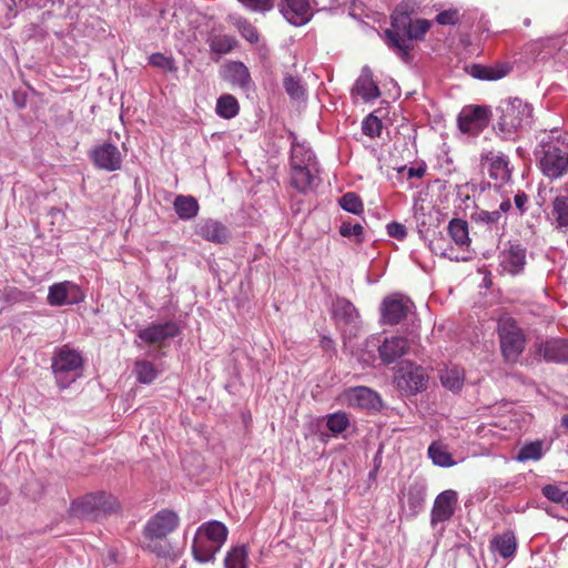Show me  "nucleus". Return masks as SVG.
Segmentation results:
<instances>
[{
    "label": "nucleus",
    "instance_id": "1",
    "mask_svg": "<svg viewBox=\"0 0 568 568\" xmlns=\"http://www.w3.org/2000/svg\"><path fill=\"white\" fill-rule=\"evenodd\" d=\"M535 155L542 174L551 180L568 173V132L554 128L537 134Z\"/></svg>",
    "mask_w": 568,
    "mask_h": 568
},
{
    "label": "nucleus",
    "instance_id": "2",
    "mask_svg": "<svg viewBox=\"0 0 568 568\" xmlns=\"http://www.w3.org/2000/svg\"><path fill=\"white\" fill-rule=\"evenodd\" d=\"M497 131L504 139H513L519 131L532 123V105L519 98H509L500 102Z\"/></svg>",
    "mask_w": 568,
    "mask_h": 568
},
{
    "label": "nucleus",
    "instance_id": "3",
    "mask_svg": "<svg viewBox=\"0 0 568 568\" xmlns=\"http://www.w3.org/2000/svg\"><path fill=\"white\" fill-rule=\"evenodd\" d=\"M229 530L219 520H209L197 527L192 551L194 558L200 562H209L214 559L226 541Z\"/></svg>",
    "mask_w": 568,
    "mask_h": 568
},
{
    "label": "nucleus",
    "instance_id": "4",
    "mask_svg": "<svg viewBox=\"0 0 568 568\" xmlns=\"http://www.w3.org/2000/svg\"><path fill=\"white\" fill-rule=\"evenodd\" d=\"M83 358L80 352L64 345L52 359V371L59 387H69L82 374Z\"/></svg>",
    "mask_w": 568,
    "mask_h": 568
},
{
    "label": "nucleus",
    "instance_id": "5",
    "mask_svg": "<svg viewBox=\"0 0 568 568\" xmlns=\"http://www.w3.org/2000/svg\"><path fill=\"white\" fill-rule=\"evenodd\" d=\"M448 234L459 250L456 251L454 247H444L442 245V239H437L430 242L432 251L450 261H467L470 257L469 251L467 250L470 244L467 223L458 219L452 220L448 225Z\"/></svg>",
    "mask_w": 568,
    "mask_h": 568
},
{
    "label": "nucleus",
    "instance_id": "6",
    "mask_svg": "<svg viewBox=\"0 0 568 568\" xmlns=\"http://www.w3.org/2000/svg\"><path fill=\"white\" fill-rule=\"evenodd\" d=\"M498 334L505 359L509 363L517 362L526 343L521 328L513 318L504 317L498 322Z\"/></svg>",
    "mask_w": 568,
    "mask_h": 568
},
{
    "label": "nucleus",
    "instance_id": "7",
    "mask_svg": "<svg viewBox=\"0 0 568 568\" xmlns=\"http://www.w3.org/2000/svg\"><path fill=\"white\" fill-rule=\"evenodd\" d=\"M410 22L412 20L407 12L397 8L392 14L393 30L385 31V38L388 47L404 61H408L413 45L404 36H400L399 32L404 31L407 33Z\"/></svg>",
    "mask_w": 568,
    "mask_h": 568
},
{
    "label": "nucleus",
    "instance_id": "8",
    "mask_svg": "<svg viewBox=\"0 0 568 568\" xmlns=\"http://www.w3.org/2000/svg\"><path fill=\"white\" fill-rule=\"evenodd\" d=\"M427 381L426 371L409 361L402 362L394 376L397 388L408 394H415L424 389Z\"/></svg>",
    "mask_w": 568,
    "mask_h": 568
},
{
    "label": "nucleus",
    "instance_id": "9",
    "mask_svg": "<svg viewBox=\"0 0 568 568\" xmlns=\"http://www.w3.org/2000/svg\"><path fill=\"white\" fill-rule=\"evenodd\" d=\"M332 316L344 337L356 335L359 327V315L355 306L346 298L337 297L332 304Z\"/></svg>",
    "mask_w": 568,
    "mask_h": 568
},
{
    "label": "nucleus",
    "instance_id": "10",
    "mask_svg": "<svg viewBox=\"0 0 568 568\" xmlns=\"http://www.w3.org/2000/svg\"><path fill=\"white\" fill-rule=\"evenodd\" d=\"M490 109L485 105H466L458 114V128L463 133L476 135L489 123Z\"/></svg>",
    "mask_w": 568,
    "mask_h": 568
},
{
    "label": "nucleus",
    "instance_id": "11",
    "mask_svg": "<svg viewBox=\"0 0 568 568\" xmlns=\"http://www.w3.org/2000/svg\"><path fill=\"white\" fill-rule=\"evenodd\" d=\"M180 525L178 513L172 509H162L146 521L143 528V537L166 538L175 531Z\"/></svg>",
    "mask_w": 568,
    "mask_h": 568
},
{
    "label": "nucleus",
    "instance_id": "12",
    "mask_svg": "<svg viewBox=\"0 0 568 568\" xmlns=\"http://www.w3.org/2000/svg\"><path fill=\"white\" fill-rule=\"evenodd\" d=\"M178 334L179 327L174 322L152 323L138 331L139 341H135V345L141 347L143 343L161 346L166 339L173 338Z\"/></svg>",
    "mask_w": 568,
    "mask_h": 568
},
{
    "label": "nucleus",
    "instance_id": "13",
    "mask_svg": "<svg viewBox=\"0 0 568 568\" xmlns=\"http://www.w3.org/2000/svg\"><path fill=\"white\" fill-rule=\"evenodd\" d=\"M84 297V293L78 284L64 281L49 287L47 301L51 306H63L79 304Z\"/></svg>",
    "mask_w": 568,
    "mask_h": 568
},
{
    "label": "nucleus",
    "instance_id": "14",
    "mask_svg": "<svg viewBox=\"0 0 568 568\" xmlns=\"http://www.w3.org/2000/svg\"><path fill=\"white\" fill-rule=\"evenodd\" d=\"M412 307L413 303L408 297L399 294L390 295L382 303V321L388 325L398 324L407 316Z\"/></svg>",
    "mask_w": 568,
    "mask_h": 568
},
{
    "label": "nucleus",
    "instance_id": "15",
    "mask_svg": "<svg viewBox=\"0 0 568 568\" xmlns=\"http://www.w3.org/2000/svg\"><path fill=\"white\" fill-rule=\"evenodd\" d=\"M320 166L307 164L306 166L291 165V184L301 193L312 191L320 183Z\"/></svg>",
    "mask_w": 568,
    "mask_h": 568
},
{
    "label": "nucleus",
    "instance_id": "16",
    "mask_svg": "<svg viewBox=\"0 0 568 568\" xmlns=\"http://www.w3.org/2000/svg\"><path fill=\"white\" fill-rule=\"evenodd\" d=\"M341 398L344 404L363 409H376L381 404L378 394L365 386L348 388Z\"/></svg>",
    "mask_w": 568,
    "mask_h": 568
},
{
    "label": "nucleus",
    "instance_id": "17",
    "mask_svg": "<svg viewBox=\"0 0 568 568\" xmlns=\"http://www.w3.org/2000/svg\"><path fill=\"white\" fill-rule=\"evenodd\" d=\"M91 158L97 168L108 172L119 170L122 164V154L112 143H102L94 148Z\"/></svg>",
    "mask_w": 568,
    "mask_h": 568
},
{
    "label": "nucleus",
    "instance_id": "18",
    "mask_svg": "<svg viewBox=\"0 0 568 568\" xmlns=\"http://www.w3.org/2000/svg\"><path fill=\"white\" fill-rule=\"evenodd\" d=\"M500 267L504 272L517 275L526 265V248L518 243H509L499 254Z\"/></svg>",
    "mask_w": 568,
    "mask_h": 568
},
{
    "label": "nucleus",
    "instance_id": "19",
    "mask_svg": "<svg viewBox=\"0 0 568 568\" xmlns=\"http://www.w3.org/2000/svg\"><path fill=\"white\" fill-rule=\"evenodd\" d=\"M281 12L291 24L296 27L307 23L313 16L308 0H285Z\"/></svg>",
    "mask_w": 568,
    "mask_h": 568
},
{
    "label": "nucleus",
    "instance_id": "20",
    "mask_svg": "<svg viewBox=\"0 0 568 568\" xmlns=\"http://www.w3.org/2000/svg\"><path fill=\"white\" fill-rule=\"evenodd\" d=\"M195 234L207 242L217 244L227 242L230 237L229 229L220 221L213 219L199 221L195 225Z\"/></svg>",
    "mask_w": 568,
    "mask_h": 568
},
{
    "label": "nucleus",
    "instance_id": "21",
    "mask_svg": "<svg viewBox=\"0 0 568 568\" xmlns=\"http://www.w3.org/2000/svg\"><path fill=\"white\" fill-rule=\"evenodd\" d=\"M409 351V342L402 336L385 338L378 346L379 357L385 364H392Z\"/></svg>",
    "mask_w": 568,
    "mask_h": 568
},
{
    "label": "nucleus",
    "instance_id": "22",
    "mask_svg": "<svg viewBox=\"0 0 568 568\" xmlns=\"http://www.w3.org/2000/svg\"><path fill=\"white\" fill-rule=\"evenodd\" d=\"M539 353L548 362H568V341L561 338L547 339L540 345Z\"/></svg>",
    "mask_w": 568,
    "mask_h": 568
},
{
    "label": "nucleus",
    "instance_id": "23",
    "mask_svg": "<svg viewBox=\"0 0 568 568\" xmlns=\"http://www.w3.org/2000/svg\"><path fill=\"white\" fill-rule=\"evenodd\" d=\"M485 160L488 163V172L491 179L499 182L500 184L507 182L510 179L508 161L503 154L488 152L485 155Z\"/></svg>",
    "mask_w": 568,
    "mask_h": 568
},
{
    "label": "nucleus",
    "instance_id": "24",
    "mask_svg": "<svg viewBox=\"0 0 568 568\" xmlns=\"http://www.w3.org/2000/svg\"><path fill=\"white\" fill-rule=\"evenodd\" d=\"M490 549L495 555L504 559L513 557L517 550V540L515 534L510 530L496 535L490 540Z\"/></svg>",
    "mask_w": 568,
    "mask_h": 568
},
{
    "label": "nucleus",
    "instance_id": "25",
    "mask_svg": "<svg viewBox=\"0 0 568 568\" xmlns=\"http://www.w3.org/2000/svg\"><path fill=\"white\" fill-rule=\"evenodd\" d=\"M354 92L362 97L364 101L374 100L379 97V89L373 80L369 68L364 67L362 69V73L355 83Z\"/></svg>",
    "mask_w": 568,
    "mask_h": 568
},
{
    "label": "nucleus",
    "instance_id": "26",
    "mask_svg": "<svg viewBox=\"0 0 568 568\" xmlns=\"http://www.w3.org/2000/svg\"><path fill=\"white\" fill-rule=\"evenodd\" d=\"M162 372V365L155 364L146 358L136 359L133 366L136 381L141 384L153 383Z\"/></svg>",
    "mask_w": 568,
    "mask_h": 568
},
{
    "label": "nucleus",
    "instance_id": "27",
    "mask_svg": "<svg viewBox=\"0 0 568 568\" xmlns=\"http://www.w3.org/2000/svg\"><path fill=\"white\" fill-rule=\"evenodd\" d=\"M551 216L558 230L568 231V195H557L551 204Z\"/></svg>",
    "mask_w": 568,
    "mask_h": 568
},
{
    "label": "nucleus",
    "instance_id": "28",
    "mask_svg": "<svg viewBox=\"0 0 568 568\" xmlns=\"http://www.w3.org/2000/svg\"><path fill=\"white\" fill-rule=\"evenodd\" d=\"M297 164L301 166L317 164V160L308 144L293 141L291 146V165Z\"/></svg>",
    "mask_w": 568,
    "mask_h": 568
},
{
    "label": "nucleus",
    "instance_id": "29",
    "mask_svg": "<svg viewBox=\"0 0 568 568\" xmlns=\"http://www.w3.org/2000/svg\"><path fill=\"white\" fill-rule=\"evenodd\" d=\"M549 449L544 440H534L523 445L517 455L518 462L539 460L544 454Z\"/></svg>",
    "mask_w": 568,
    "mask_h": 568
},
{
    "label": "nucleus",
    "instance_id": "30",
    "mask_svg": "<svg viewBox=\"0 0 568 568\" xmlns=\"http://www.w3.org/2000/svg\"><path fill=\"white\" fill-rule=\"evenodd\" d=\"M174 210L182 220H191L199 213V203L193 196L178 195Z\"/></svg>",
    "mask_w": 568,
    "mask_h": 568
},
{
    "label": "nucleus",
    "instance_id": "31",
    "mask_svg": "<svg viewBox=\"0 0 568 568\" xmlns=\"http://www.w3.org/2000/svg\"><path fill=\"white\" fill-rule=\"evenodd\" d=\"M428 456L435 465L440 467H450L456 464L447 446L440 442H434L429 445Z\"/></svg>",
    "mask_w": 568,
    "mask_h": 568
},
{
    "label": "nucleus",
    "instance_id": "32",
    "mask_svg": "<svg viewBox=\"0 0 568 568\" xmlns=\"http://www.w3.org/2000/svg\"><path fill=\"white\" fill-rule=\"evenodd\" d=\"M225 77L241 88H246L251 77L247 68L242 62H232L226 65Z\"/></svg>",
    "mask_w": 568,
    "mask_h": 568
},
{
    "label": "nucleus",
    "instance_id": "33",
    "mask_svg": "<svg viewBox=\"0 0 568 568\" xmlns=\"http://www.w3.org/2000/svg\"><path fill=\"white\" fill-rule=\"evenodd\" d=\"M455 499H435L432 509V525L448 520L455 510Z\"/></svg>",
    "mask_w": 568,
    "mask_h": 568
},
{
    "label": "nucleus",
    "instance_id": "34",
    "mask_svg": "<svg viewBox=\"0 0 568 568\" xmlns=\"http://www.w3.org/2000/svg\"><path fill=\"white\" fill-rule=\"evenodd\" d=\"M240 111L237 100L231 94H223L217 99L216 113L224 119H232Z\"/></svg>",
    "mask_w": 568,
    "mask_h": 568
},
{
    "label": "nucleus",
    "instance_id": "35",
    "mask_svg": "<svg viewBox=\"0 0 568 568\" xmlns=\"http://www.w3.org/2000/svg\"><path fill=\"white\" fill-rule=\"evenodd\" d=\"M464 378V371L457 366L445 369L440 375L443 385L453 392H457L462 388Z\"/></svg>",
    "mask_w": 568,
    "mask_h": 568
},
{
    "label": "nucleus",
    "instance_id": "36",
    "mask_svg": "<svg viewBox=\"0 0 568 568\" xmlns=\"http://www.w3.org/2000/svg\"><path fill=\"white\" fill-rule=\"evenodd\" d=\"M143 548L161 558H168L172 554L171 544L166 538L144 537Z\"/></svg>",
    "mask_w": 568,
    "mask_h": 568
},
{
    "label": "nucleus",
    "instance_id": "37",
    "mask_svg": "<svg viewBox=\"0 0 568 568\" xmlns=\"http://www.w3.org/2000/svg\"><path fill=\"white\" fill-rule=\"evenodd\" d=\"M225 568H247V549L245 546L233 547L226 555Z\"/></svg>",
    "mask_w": 568,
    "mask_h": 568
},
{
    "label": "nucleus",
    "instance_id": "38",
    "mask_svg": "<svg viewBox=\"0 0 568 568\" xmlns=\"http://www.w3.org/2000/svg\"><path fill=\"white\" fill-rule=\"evenodd\" d=\"M283 87L292 100L304 101L306 99V89L301 79L286 75L283 80Z\"/></svg>",
    "mask_w": 568,
    "mask_h": 568
},
{
    "label": "nucleus",
    "instance_id": "39",
    "mask_svg": "<svg viewBox=\"0 0 568 568\" xmlns=\"http://www.w3.org/2000/svg\"><path fill=\"white\" fill-rule=\"evenodd\" d=\"M349 425V419L344 412H337L326 416V426L334 434L343 433Z\"/></svg>",
    "mask_w": 568,
    "mask_h": 568
},
{
    "label": "nucleus",
    "instance_id": "40",
    "mask_svg": "<svg viewBox=\"0 0 568 568\" xmlns=\"http://www.w3.org/2000/svg\"><path fill=\"white\" fill-rule=\"evenodd\" d=\"M432 22L426 19H417L410 22L407 30V37H405L410 43L412 40H422L426 32L429 30Z\"/></svg>",
    "mask_w": 568,
    "mask_h": 568
},
{
    "label": "nucleus",
    "instance_id": "41",
    "mask_svg": "<svg viewBox=\"0 0 568 568\" xmlns=\"http://www.w3.org/2000/svg\"><path fill=\"white\" fill-rule=\"evenodd\" d=\"M471 220L477 223V224H483V225H487V226H494V225H498L500 220H501V215H500V211H486V210H476L473 214H471Z\"/></svg>",
    "mask_w": 568,
    "mask_h": 568
},
{
    "label": "nucleus",
    "instance_id": "42",
    "mask_svg": "<svg viewBox=\"0 0 568 568\" xmlns=\"http://www.w3.org/2000/svg\"><path fill=\"white\" fill-rule=\"evenodd\" d=\"M508 68L498 67V68H483L475 67L474 68V77L481 80H499L508 73Z\"/></svg>",
    "mask_w": 568,
    "mask_h": 568
},
{
    "label": "nucleus",
    "instance_id": "43",
    "mask_svg": "<svg viewBox=\"0 0 568 568\" xmlns=\"http://www.w3.org/2000/svg\"><path fill=\"white\" fill-rule=\"evenodd\" d=\"M339 204L343 210L353 214H359L364 209L362 200L353 192L344 194L339 200Z\"/></svg>",
    "mask_w": 568,
    "mask_h": 568
},
{
    "label": "nucleus",
    "instance_id": "44",
    "mask_svg": "<svg viewBox=\"0 0 568 568\" xmlns=\"http://www.w3.org/2000/svg\"><path fill=\"white\" fill-rule=\"evenodd\" d=\"M363 232L364 229L359 223H352L348 221H344L339 227V233L342 236L351 239L356 243H361L363 241Z\"/></svg>",
    "mask_w": 568,
    "mask_h": 568
},
{
    "label": "nucleus",
    "instance_id": "45",
    "mask_svg": "<svg viewBox=\"0 0 568 568\" xmlns=\"http://www.w3.org/2000/svg\"><path fill=\"white\" fill-rule=\"evenodd\" d=\"M234 39L225 34L214 36L210 40L211 50L217 53H227L234 47Z\"/></svg>",
    "mask_w": 568,
    "mask_h": 568
},
{
    "label": "nucleus",
    "instance_id": "46",
    "mask_svg": "<svg viewBox=\"0 0 568 568\" xmlns=\"http://www.w3.org/2000/svg\"><path fill=\"white\" fill-rule=\"evenodd\" d=\"M234 24L241 34L250 42L256 43L258 41V32L247 20L239 17L234 19Z\"/></svg>",
    "mask_w": 568,
    "mask_h": 568
},
{
    "label": "nucleus",
    "instance_id": "47",
    "mask_svg": "<svg viewBox=\"0 0 568 568\" xmlns=\"http://www.w3.org/2000/svg\"><path fill=\"white\" fill-rule=\"evenodd\" d=\"M382 129H383L382 121L373 114H369L363 121L362 130H363V133L367 136H371V138L379 136L382 133Z\"/></svg>",
    "mask_w": 568,
    "mask_h": 568
},
{
    "label": "nucleus",
    "instance_id": "48",
    "mask_svg": "<svg viewBox=\"0 0 568 568\" xmlns=\"http://www.w3.org/2000/svg\"><path fill=\"white\" fill-rule=\"evenodd\" d=\"M247 10L265 13L274 8L275 0H239Z\"/></svg>",
    "mask_w": 568,
    "mask_h": 568
},
{
    "label": "nucleus",
    "instance_id": "49",
    "mask_svg": "<svg viewBox=\"0 0 568 568\" xmlns=\"http://www.w3.org/2000/svg\"><path fill=\"white\" fill-rule=\"evenodd\" d=\"M547 501L548 505H545L546 503L542 501L538 504L537 507L544 508L550 516L565 518V516L558 511V508L562 507L568 509V499H547Z\"/></svg>",
    "mask_w": 568,
    "mask_h": 568
},
{
    "label": "nucleus",
    "instance_id": "50",
    "mask_svg": "<svg viewBox=\"0 0 568 568\" xmlns=\"http://www.w3.org/2000/svg\"><path fill=\"white\" fill-rule=\"evenodd\" d=\"M149 62L150 64H152L153 67H156V68H161V69H164V70H174V63H173V60L170 58V57H166L162 53H153L150 55L149 58Z\"/></svg>",
    "mask_w": 568,
    "mask_h": 568
},
{
    "label": "nucleus",
    "instance_id": "51",
    "mask_svg": "<svg viewBox=\"0 0 568 568\" xmlns=\"http://www.w3.org/2000/svg\"><path fill=\"white\" fill-rule=\"evenodd\" d=\"M544 497H568L567 484H548L542 487Z\"/></svg>",
    "mask_w": 568,
    "mask_h": 568
},
{
    "label": "nucleus",
    "instance_id": "52",
    "mask_svg": "<svg viewBox=\"0 0 568 568\" xmlns=\"http://www.w3.org/2000/svg\"><path fill=\"white\" fill-rule=\"evenodd\" d=\"M459 14L457 10H445L436 16V22L442 26H454L458 22Z\"/></svg>",
    "mask_w": 568,
    "mask_h": 568
},
{
    "label": "nucleus",
    "instance_id": "53",
    "mask_svg": "<svg viewBox=\"0 0 568 568\" xmlns=\"http://www.w3.org/2000/svg\"><path fill=\"white\" fill-rule=\"evenodd\" d=\"M386 229L388 235L397 240H403L407 234L406 227L397 222H392L387 224Z\"/></svg>",
    "mask_w": 568,
    "mask_h": 568
},
{
    "label": "nucleus",
    "instance_id": "54",
    "mask_svg": "<svg viewBox=\"0 0 568 568\" xmlns=\"http://www.w3.org/2000/svg\"><path fill=\"white\" fill-rule=\"evenodd\" d=\"M97 501H102V499H74L71 508L72 510L78 511L80 508H84L85 506H95ZM103 501H116V499H103Z\"/></svg>",
    "mask_w": 568,
    "mask_h": 568
},
{
    "label": "nucleus",
    "instance_id": "55",
    "mask_svg": "<svg viewBox=\"0 0 568 568\" xmlns=\"http://www.w3.org/2000/svg\"><path fill=\"white\" fill-rule=\"evenodd\" d=\"M528 196L524 192H518L514 197L516 209L520 214H524L527 210Z\"/></svg>",
    "mask_w": 568,
    "mask_h": 568
},
{
    "label": "nucleus",
    "instance_id": "56",
    "mask_svg": "<svg viewBox=\"0 0 568 568\" xmlns=\"http://www.w3.org/2000/svg\"><path fill=\"white\" fill-rule=\"evenodd\" d=\"M425 174V169L422 168V166H418V168H409L407 170V175L408 178H417V179H420L423 178Z\"/></svg>",
    "mask_w": 568,
    "mask_h": 568
},
{
    "label": "nucleus",
    "instance_id": "57",
    "mask_svg": "<svg viewBox=\"0 0 568 568\" xmlns=\"http://www.w3.org/2000/svg\"><path fill=\"white\" fill-rule=\"evenodd\" d=\"M510 209L511 202L509 199H507L499 204V209L497 211H500V215L503 216V214L507 213Z\"/></svg>",
    "mask_w": 568,
    "mask_h": 568
},
{
    "label": "nucleus",
    "instance_id": "58",
    "mask_svg": "<svg viewBox=\"0 0 568 568\" xmlns=\"http://www.w3.org/2000/svg\"><path fill=\"white\" fill-rule=\"evenodd\" d=\"M498 425L501 426L504 429L515 430L517 428V424L511 418L509 419V424H507L506 422H500Z\"/></svg>",
    "mask_w": 568,
    "mask_h": 568
},
{
    "label": "nucleus",
    "instance_id": "59",
    "mask_svg": "<svg viewBox=\"0 0 568 568\" xmlns=\"http://www.w3.org/2000/svg\"><path fill=\"white\" fill-rule=\"evenodd\" d=\"M437 497H456V493L454 490H444L437 495Z\"/></svg>",
    "mask_w": 568,
    "mask_h": 568
},
{
    "label": "nucleus",
    "instance_id": "60",
    "mask_svg": "<svg viewBox=\"0 0 568 568\" xmlns=\"http://www.w3.org/2000/svg\"><path fill=\"white\" fill-rule=\"evenodd\" d=\"M562 425L568 429V415L562 417Z\"/></svg>",
    "mask_w": 568,
    "mask_h": 568
},
{
    "label": "nucleus",
    "instance_id": "61",
    "mask_svg": "<svg viewBox=\"0 0 568 568\" xmlns=\"http://www.w3.org/2000/svg\"><path fill=\"white\" fill-rule=\"evenodd\" d=\"M527 507H529V503H526V505L519 509H516L517 511H524Z\"/></svg>",
    "mask_w": 568,
    "mask_h": 568
}]
</instances>
